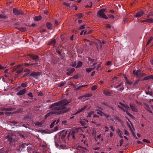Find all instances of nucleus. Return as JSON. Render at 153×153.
Listing matches in <instances>:
<instances>
[{"instance_id":"a878e982","label":"nucleus","mask_w":153,"mask_h":153,"mask_svg":"<svg viewBox=\"0 0 153 153\" xmlns=\"http://www.w3.org/2000/svg\"><path fill=\"white\" fill-rule=\"evenodd\" d=\"M103 93L107 95L110 96L111 93V91L106 90L104 91Z\"/></svg>"},{"instance_id":"2f4dec72","label":"nucleus","mask_w":153,"mask_h":153,"mask_svg":"<svg viewBox=\"0 0 153 153\" xmlns=\"http://www.w3.org/2000/svg\"><path fill=\"white\" fill-rule=\"evenodd\" d=\"M42 19V17L40 16H36L34 17V20L35 21H39L40 20Z\"/></svg>"},{"instance_id":"f704fd0d","label":"nucleus","mask_w":153,"mask_h":153,"mask_svg":"<svg viewBox=\"0 0 153 153\" xmlns=\"http://www.w3.org/2000/svg\"><path fill=\"white\" fill-rule=\"evenodd\" d=\"M12 110L11 108H4L2 109V111H11Z\"/></svg>"},{"instance_id":"c85d7f7f","label":"nucleus","mask_w":153,"mask_h":153,"mask_svg":"<svg viewBox=\"0 0 153 153\" xmlns=\"http://www.w3.org/2000/svg\"><path fill=\"white\" fill-rule=\"evenodd\" d=\"M125 78L126 80V83L128 84L131 85L132 84L131 81L129 80L127 78L126 75H124Z\"/></svg>"},{"instance_id":"4be33fe9","label":"nucleus","mask_w":153,"mask_h":153,"mask_svg":"<svg viewBox=\"0 0 153 153\" xmlns=\"http://www.w3.org/2000/svg\"><path fill=\"white\" fill-rule=\"evenodd\" d=\"M26 89H24L23 90H20L17 93V94L18 95H21L23 94L26 92Z\"/></svg>"},{"instance_id":"f03ea898","label":"nucleus","mask_w":153,"mask_h":153,"mask_svg":"<svg viewBox=\"0 0 153 153\" xmlns=\"http://www.w3.org/2000/svg\"><path fill=\"white\" fill-rule=\"evenodd\" d=\"M25 65V63H24L15 66L13 68V71H16V72L17 74H20L23 71L24 68L23 67Z\"/></svg>"},{"instance_id":"bb28decb","label":"nucleus","mask_w":153,"mask_h":153,"mask_svg":"<svg viewBox=\"0 0 153 153\" xmlns=\"http://www.w3.org/2000/svg\"><path fill=\"white\" fill-rule=\"evenodd\" d=\"M153 79V76L150 75L145 77L143 79V80H145L148 79Z\"/></svg>"},{"instance_id":"052dcab7","label":"nucleus","mask_w":153,"mask_h":153,"mask_svg":"<svg viewBox=\"0 0 153 153\" xmlns=\"http://www.w3.org/2000/svg\"><path fill=\"white\" fill-rule=\"evenodd\" d=\"M76 65V62H74L71 64V65L73 67L75 66Z\"/></svg>"},{"instance_id":"6e6d98bb","label":"nucleus","mask_w":153,"mask_h":153,"mask_svg":"<svg viewBox=\"0 0 153 153\" xmlns=\"http://www.w3.org/2000/svg\"><path fill=\"white\" fill-rule=\"evenodd\" d=\"M6 18V16L4 15H0V18L5 19Z\"/></svg>"},{"instance_id":"4468645a","label":"nucleus","mask_w":153,"mask_h":153,"mask_svg":"<svg viewBox=\"0 0 153 153\" xmlns=\"http://www.w3.org/2000/svg\"><path fill=\"white\" fill-rule=\"evenodd\" d=\"M144 12L142 11H140L137 12L135 15H134V17L139 18L142 16L143 14H144Z\"/></svg>"},{"instance_id":"412c9836","label":"nucleus","mask_w":153,"mask_h":153,"mask_svg":"<svg viewBox=\"0 0 153 153\" xmlns=\"http://www.w3.org/2000/svg\"><path fill=\"white\" fill-rule=\"evenodd\" d=\"M88 122V121L87 120H86L85 119H83L82 120H81L79 121L80 123L82 126L85 125Z\"/></svg>"},{"instance_id":"338daca9","label":"nucleus","mask_w":153,"mask_h":153,"mask_svg":"<svg viewBox=\"0 0 153 153\" xmlns=\"http://www.w3.org/2000/svg\"><path fill=\"white\" fill-rule=\"evenodd\" d=\"M110 128L111 129V130L112 131H114V127H113V126H110Z\"/></svg>"},{"instance_id":"a18cd8bd","label":"nucleus","mask_w":153,"mask_h":153,"mask_svg":"<svg viewBox=\"0 0 153 153\" xmlns=\"http://www.w3.org/2000/svg\"><path fill=\"white\" fill-rule=\"evenodd\" d=\"M62 4L66 6L67 7H69L70 6V4L68 3H67L66 2H64Z\"/></svg>"},{"instance_id":"20e7f679","label":"nucleus","mask_w":153,"mask_h":153,"mask_svg":"<svg viewBox=\"0 0 153 153\" xmlns=\"http://www.w3.org/2000/svg\"><path fill=\"white\" fill-rule=\"evenodd\" d=\"M82 132L80 129L76 128L72 130L71 134V135L72 137V138L75 139L76 137H78V136L80 133Z\"/></svg>"},{"instance_id":"79ce46f5","label":"nucleus","mask_w":153,"mask_h":153,"mask_svg":"<svg viewBox=\"0 0 153 153\" xmlns=\"http://www.w3.org/2000/svg\"><path fill=\"white\" fill-rule=\"evenodd\" d=\"M82 13H79L76 15V17L79 18H80L82 17Z\"/></svg>"},{"instance_id":"2eb2a0df","label":"nucleus","mask_w":153,"mask_h":153,"mask_svg":"<svg viewBox=\"0 0 153 153\" xmlns=\"http://www.w3.org/2000/svg\"><path fill=\"white\" fill-rule=\"evenodd\" d=\"M88 106L87 105H85L83 107L81 108H79L75 114H76L79 113L83 111Z\"/></svg>"},{"instance_id":"37998d69","label":"nucleus","mask_w":153,"mask_h":153,"mask_svg":"<svg viewBox=\"0 0 153 153\" xmlns=\"http://www.w3.org/2000/svg\"><path fill=\"white\" fill-rule=\"evenodd\" d=\"M21 86L23 87H25L27 86V83H24L21 84Z\"/></svg>"},{"instance_id":"9b49d317","label":"nucleus","mask_w":153,"mask_h":153,"mask_svg":"<svg viewBox=\"0 0 153 153\" xmlns=\"http://www.w3.org/2000/svg\"><path fill=\"white\" fill-rule=\"evenodd\" d=\"M99 116L96 114H94L93 116V118L92 119V120L91 121V122L93 123L96 124L97 122L96 121H97L99 119Z\"/></svg>"},{"instance_id":"5701e85b","label":"nucleus","mask_w":153,"mask_h":153,"mask_svg":"<svg viewBox=\"0 0 153 153\" xmlns=\"http://www.w3.org/2000/svg\"><path fill=\"white\" fill-rule=\"evenodd\" d=\"M74 71L75 69L74 68H73L71 69H68L67 72V75H70Z\"/></svg>"},{"instance_id":"423d86ee","label":"nucleus","mask_w":153,"mask_h":153,"mask_svg":"<svg viewBox=\"0 0 153 153\" xmlns=\"http://www.w3.org/2000/svg\"><path fill=\"white\" fill-rule=\"evenodd\" d=\"M65 111H50L45 116V118H46L48 117L51 115H58L61 114H62L64 113Z\"/></svg>"},{"instance_id":"c9c22d12","label":"nucleus","mask_w":153,"mask_h":153,"mask_svg":"<svg viewBox=\"0 0 153 153\" xmlns=\"http://www.w3.org/2000/svg\"><path fill=\"white\" fill-rule=\"evenodd\" d=\"M97 113L98 114H100L101 116H103L104 115H105V113L100 110L98 111Z\"/></svg>"},{"instance_id":"8fccbe9b","label":"nucleus","mask_w":153,"mask_h":153,"mask_svg":"<svg viewBox=\"0 0 153 153\" xmlns=\"http://www.w3.org/2000/svg\"><path fill=\"white\" fill-rule=\"evenodd\" d=\"M146 76V74H145V73H140V77L139 78H140L141 77H143L144 76Z\"/></svg>"},{"instance_id":"58836bf2","label":"nucleus","mask_w":153,"mask_h":153,"mask_svg":"<svg viewBox=\"0 0 153 153\" xmlns=\"http://www.w3.org/2000/svg\"><path fill=\"white\" fill-rule=\"evenodd\" d=\"M97 85H93L91 88V89L92 90H95L97 88Z\"/></svg>"},{"instance_id":"7ed1b4c3","label":"nucleus","mask_w":153,"mask_h":153,"mask_svg":"<svg viewBox=\"0 0 153 153\" xmlns=\"http://www.w3.org/2000/svg\"><path fill=\"white\" fill-rule=\"evenodd\" d=\"M120 105L121 106L118 105V107L120 108L124 111H126V114L129 116L131 117H133V115L128 111L130 109L129 107L127 105H125L121 103H120Z\"/></svg>"},{"instance_id":"0e129e2a","label":"nucleus","mask_w":153,"mask_h":153,"mask_svg":"<svg viewBox=\"0 0 153 153\" xmlns=\"http://www.w3.org/2000/svg\"><path fill=\"white\" fill-rule=\"evenodd\" d=\"M108 17L109 18L111 19H114V16L112 15H109Z\"/></svg>"},{"instance_id":"c03bdc74","label":"nucleus","mask_w":153,"mask_h":153,"mask_svg":"<svg viewBox=\"0 0 153 153\" xmlns=\"http://www.w3.org/2000/svg\"><path fill=\"white\" fill-rule=\"evenodd\" d=\"M35 125L36 126H41L42 123L40 122H37L35 123Z\"/></svg>"},{"instance_id":"1a4fd4ad","label":"nucleus","mask_w":153,"mask_h":153,"mask_svg":"<svg viewBox=\"0 0 153 153\" xmlns=\"http://www.w3.org/2000/svg\"><path fill=\"white\" fill-rule=\"evenodd\" d=\"M82 132H81V133H79L78 137L79 138V140H81L82 142H83V143L85 144V136L84 134H82Z\"/></svg>"},{"instance_id":"f3484780","label":"nucleus","mask_w":153,"mask_h":153,"mask_svg":"<svg viewBox=\"0 0 153 153\" xmlns=\"http://www.w3.org/2000/svg\"><path fill=\"white\" fill-rule=\"evenodd\" d=\"M41 73L40 72H32L30 74V76H33L34 77H36L39 76L41 74Z\"/></svg>"},{"instance_id":"6ab92c4d","label":"nucleus","mask_w":153,"mask_h":153,"mask_svg":"<svg viewBox=\"0 0 153 153\" xmlns=\"http://www.w3.org/2000/svg\"><path fill=\"white\" fill-rule=\"evenodd\" d=\"M133 73L134 75L138 78L140 77V70H137L136 71H133Z\"/></svg>"},{"instance_id":"393cba45","label":"nucleus","mask_w":153,"mask_h":153,"mask_svg":"<svg viewBox=\"0 0 153 153\" xmlns=\"http://www.w3.org/2000/svg\"><path fill=\"white\" fill-rule=\"evenodd\" d=\"M30 56L33 60H36L38 59V56H37L31 54L30 55Z\"/></svg>"},{"instance_id":"e433bc0d","label":"nucleus","mask_w":153,"mask_h":153,"mask_svg":"<svg viewBox=\"0 0 153 153\" xmlns=\"http://www.w3.org/2000/svg\"><path fill=\"white\" fill-rule=\"evenodd\" d=\"M145 108L148 111H149L150 113H152V112L150 110V108L147 105H146Z\"/></svg>"},{"instance_id":"72a5a7b5","label":"nucleus","mask_w":153,"mask_h":153,"mask_svg":"<svg viewBox=\"0 0 153 153\" xmlns=\"http://www.w3.org/2000/svg\"><path fill=\"white\" fill-rule=\"evenodd\" d=\"M82 63L81 62L79 61L77 63V65L76 67V68H79L81 67L82 65Z\"/></svg>"},{"instance_id":"7c9ffc66","label":"nucleus","mask_w":153,"mask_h":153,"mask_svg":"<svg viewBox=\"0 0 153 153\" xmlns=\"http://www.w3.org/2000/svg\"><path fill=\"white\" fill-rule=\"evenodd\" d=\"M94 113V111H91L89 112L87 115V117H91V115H93Z\"/></svg>"},{"instance_id":"b1692460","label":"nucleus","mask_w":153,"mask_h":153,"mask_svg":"<svg viewBox=\"0 0 153 153\" xmlns=\"http://www.w3.org/2000/svg\"><path fill=\"white\" fill-rule=\"evenodd\" d=\"M110 119L114 122H120V119L117 117H114L113 118H110Z\"/></svg>"},{"instance_id":"3c124183","label":"nucleus","mask_w":153,"mask_h":153,"mask_svg":"<svg viewBox=\"0 0 153 153\" xmlns=\"http://www.w3.org/2000/svg\"><path fill=\"white\" fill-rule=\"evenodd\" d=\"M90 5H86L85 7H91L92 4V2H90Z\"/></svg>"},{"instance_id":"5fc2aeb1","label":"nucleus","mask_w":153,"mask_h":153,"mask_svg":"<svg viewBox=\"0 0 153 153\" xmlns=\"http://www.w3.org/2000/svg\"><path fill=\"white\" fill-rule=\"evenodd\" d=\"M65 136V135L64 134L62 135L61 136V139L62 140H63L64 142V139Z\"/></svg>"},{"instance_id":"de8ad7c7","label":"nucleus","mask_w":153,"mask_h":153,"mask_svg":"<svg viewBox=\"0 0 153 153\" xmlns=\"http://www.w3.org/2000/svg\"><path fill=\"white\" fill-rule=\"evenodd\" d=\"M152 39L153 38L152 37H151L149 39H148V41L146 45V46L148 45L149 44V43L151 42Z\"/></svg>"},{"instance_id":"39448f33","label":"nucleus","mask_w":153,"mask_h":153,"mask_svg":"<svg viewBox=\"0 0 153 153\" xmlns=\"http://www.w3.org/2000/svg\"><path fill=\"white\" fill-rule=\"evenodd\" d=\"M106 9L102 8L99 10L97 13V16L99 18H102L105 19H107L108 17L105 14L104 12L106 10Z\"/></svg>"},{"instance_id":"c756f323","label":"nucleus","mask_w":153,"mask_h":153,"mask_svg":"<svg viewBox=\"0 0 153 153\" xmlns=\"http://www.w3.org/2000/svg\"><path fill=\"white\" fill-rule=\"evenodd\" d=\"M17 29L22 32H24L26 30V28L24 27H18Z\"/></svg>"},{"instance_id":"13d9d810","label":"nucleus","mask_w":153,"mask_h":153,"mask_svg":"<svg viewBox=\"0 0 153 153\" xmlns=\"http://www.w3.org/2000/svg\"><path fill=\"white\" fill-rule=\"evenodd\" d=\"M84 41L85 42H89V43H88V44H89V45H92V43L91 42H89L88 40L87 39H85L84 40Z\"/></svg>"},{"instance_id":"774afa93","label":"nucleus","mask_w":153,"mask_h":153,"mask_svg":"<svg viewBox=\"0 0 153 153\" xmlns=\"http://www.w3.org/2000/svg\"><path fill=\"white\" fill-rule=\"evenodd\" d=\"M106 27L107 28H110L111 27V26L109 24H107L106 25Z\"/></svg>"},{"instance_id":"ea45409f","label":"nucleus","mask_w":153,"mask_h":153,"mask_svg":"<svg viewBox=\"0 0 153 153\" xmlns=\"http://www.w3.org/2000/svg\"><path fill=\"white\" fill-rule=\"evenodd\" d=\"M56 120H55V121H53L51 123V125L50 126V127L51 128H52L53 127V126H54V125L55 123V122H56Z\"/></svg>"},{"instance_id":"9d476101","label":"nucleus","mask_w":153,"mask_h":153,"mask_svg":"<svg viewBox=\"0 0 153 153\" xmlns=\"http://www.w3.org/2000/svg\"><path fill=\"white\" fill-rule=\"evenodd\" d=\"M77 149L78 152L83 153L87 151V149L84 147H82L80 146H78L77 147Z\"/></svg>"},{"instance_id":"603ef678","label":"nucleus","mask_w":153,"mask_h":153,"mask_svg":"<svg viewBox=\"0 0 153 153\" xmlns=\"http://www.w3.org/2000/svg\"><path fill=\"white\" fill-rule=\"evenodd\" d=\"M27 95L28 96H29V97H33V94L31 92L29 93Z\"/></svg>"},{"instance_id":"dca6fc26","label":"nucleus","mask_w":153,"mask_h":153,"mask_svg":"<svg viewBox=\"0 0 153 153\" xmlns=\"http://www.w3.org/2000/svg\"><path fill=\"white\" fill-rule=\"evenodd\" d=\"M130 107L133 111L137 112V107L135 105L132 104H131L130 105Z\"/></svg>"},{"instance_id":"aec40b11","label":"nucleus","mask_w":153,"mask_h":153,"mask_svg":"<svg viewBox=\"0 0 153 153\" xmlns=\"http://www.w3.org/2000/svg\"><path fill=\"white\" fill-rule=\"evenodd\" d=\"M148 22L150 23L153 22V19H149L146 20H141L140 21V22Z\"/></svg>"},{"instance_id":"e2e57ef3","label":"nucleus","mask_w":153,"mask_h":153,"mask_svg":"<svg viewBox=\"0 0 153 153\" xmlns=\"http://www.w3.org/2000/svg\"><path fill=\"white\" fill-rule=\"evenodd\" d=\"M6 67H4L2 66L0 64V69L2 70L4 69H5Z\"/></svg>"},{"instance_id":"49530a36","label":"nucleus","mask_w":153,"mask_h":153,"mask_svg":"<svg viewBox=\"0 0 153 153\" xmlns=\"http://www.w3.org/2000/svg\"><path fill=\"white\" fill-rule=\"evenodd\" d=\"M85 25H83L82 26H80V27H79L78 29L79 30L83 29L85 28Z\"/></svg>"},{"instance_id":"a211bd4d","label":"nucleus","mask_w":153,"mask_h":153,"mask_svg":"<svg viewBox=\"0 0 153 153\" xmlns=\"http://www.w3.org/2000/svg\"><path fill=\"white\" fill-rule=\"evenodd\" d=\"M96 63H95L92 65V66L94 67L93 68H86V71L87 72L89 73L93 70L95 68L94 66L96 65Z\"/></svg>"},{"instance_id":"680f3d73","label":"nucleus","mask_w":153,"mask_h":153,"mask_svg":"<svg viewBox=\"0 0 153 153\" xmlns=\"http://www.w3.org/2000/svg\"><path fill=\"white\" fill-rule=\"evenodd\" d=\"M122 132L120 131H119V136L121 138H123V136H122V134H121V133Z\"/></svg>"},{"instance_id":"69168bd1","label":"nucleus","mask_w":153,"mask_h":153,"mask_svg":"<svg viewBox=\"0 0 153 153\" xmlns=\"http://www.w3.org/2000/svg\"><path fill=\"white\" fill-rule=\"evenodd\" d=\"M91 31L90 30V31H89L87 33H86V30H85L84 32V34H88L89 33H91Z\"/></svg>"},{"instance_id":"09e8293b","label":"nucleus","mask_w":153,"mask_h":153,"mask_svg":"<svg viewBox=\"0 0 153 153\" xmlns=\"http://www.w3.org/2000/svg\"><path fill=\"white\" fill-rule=\"evenodd\" d=\"M79 75L78 74H76V75H74L73 77V78L74 79H76L78 78H79Z\"/></svg>"},{"instance_id":"f8f14e48","label":"nucleus","mask_w":153,"mask_h":153,"mask_svg":"<svg viewBox=\"0 0 153 153\" xmlns=\"http://www.w3.org/2000/svg\"><path fill=\"white\" fill-rule=\"evenodd\" d=\"M13 12L14 14L16 15H18L20 14L22 15L24 14V13L22 12V11L18 10L16 9H13Z\"/></svg>"},{"instance_id":"f257e3e1","label":"nucleus","mask_w":153,"mask_h":153,"mask_svg":"<svg viewBox=\"0 0 153 153\" xmlns=\"http://www.w3.org/2000/svg\"><path fill=\"white\" fill-rule=\"evenodd\" d=\"M70 102H68L67 99H65L52 104L50 106V108L52 111H65L64 113H65L68 110L64 109H65L66 105Z\"/></svg>"},{"instance_id":"0eeeda50","label":"nucleus","mask_w":153,"mask_h":153,"mask_svg":"<svg viewBox=\"0 0 153 153\" xmlns=\"http://www.w3.org/2000/svg\"><path fill=\"white\" fill-rule=\"evenodd\" d=\"M65 111H50L45 116V118H46L48 117L51 115H58L61 114H62L64 113Z\"/></svg>"},{"instance_id":"a19ab883","label":"nucleus","mask_w":153,"mask_h":153,"mask_svg":"<svg viewBox=\"0 0 153 153\" xmlns=\"http://www.w3.org/2000/svg\"><path fill=\"white\" fill-rule=\"evenodd\" d=\"M55 39L53 40L52 41L50 42L49 43V45H54L55 43Z\"/></svg>"},{"instance_id":"864d4df0","label":"nucleus","mask_w":153,"mask_h":153,"mask_svg":"<svg viewBox=\"0 0 153 153\" xmlns=\"http://www.w3.org/2000/svg\"><path fill=\"white\" fill-rule=\"evenodd\" d=\"M67 121L65 120L63 121L62 122V124L64 125H65L67 124Z\"/></svg>"},{"instance_id":"473e14b6","label":"nucleus","mask_w":153,"mask_h":153,"mask_svg":"<svg viewBox=\"0 0 153 153\" xmlns=\"http://www.w3.org/2000/svg\"><path fill=\"white\" fill-rule=\"evenodd\" d=\"M65 84V82H61L59 83L57 85V86L58 87H60L61 86H64Z\"/></svg>"},{"instance_id":"ddd939ff","label":"nucleus","mask_w":153,"mask_h":153,"mask_svg":"<svg viewBox=\"0 0 153 153\" xmlns=\"http://www.w3.org/2000/svg\"><path fill=\"white\" fill-rule=\"evenodd\" d=\"M55 144L56 146L57 147H59V149H64L65 147V145H62L60 144V143L59 142H55Z\"/></svg>"},{"instance_id":"cd10ccee","label":"nucleus","mask_w":153,"mask_h":153,"mask_svg":"<svg viewBox=\"0 0 153 153\" xmlns=\"http://www.w3.org/2000/svg\"><path fill=\"white\" fill-rule=\"evenodd\" d=\"M24 72H25V73L23 76H26L29 74L30 72V71L28 69H25L24 71Z\"/></svg>"},{"instance_id":"4d7b16f0","label":"nucleus","mask_w":153,"mask_h":153,"mask_svg":"<svg viewBox=\"0 0 153 153\" xmlns=\"http://www.w3.org/2000/svg\"><path fill=\"white\" fill-rule=\"evenodd\" d=\"M143 141L144 142H146L147 143H150L149 141L148 140L146 139H143Z\"/></svg>"},{"instance_id":"6e6552de","label":"nucleus","mask_w":153,"mask_h":153,"mask_svg":"<svg viewBox=\"0 0 153 153\" xmlns=\"http://www.w3.org/2000/svg\"><path fill=\"white\" fill-rule=\"evenodd\" d=\"M15 137V135L12 133H9L5 137L8 140L10 144H12L14 140L13 139L14 137Z\"/></svg>"},{"instance_id":"4c0bfd02","label":"nucleus","mask_w":153,"mask_h":153,"mask_svg":"<svg viewBox=\"0 0 153 153\" xmlns=\"http://www.w3.org/2000/svg\"><path fill=\"white\" fill-rule=\"evenodd\" d=\"M52 24L50 23H48L47 24V27L48 29H51L52 27Z\"/></svg>"},{"instance_id":"bf43d9fd","label":"nucleus","mask_w":153,"mask_h":153,"mask_svg":"<svg viewBox=\"0 0 153 153\" xmlns=\"http://www.w3.org/2000/svg\"><path fill=\"white\" fill-rule=\"evenodd\" d=\"M104 116H105V117L108 119V120H109L108 119L110 117V116L109 115H108V114H105V115H104Z\"/></svg>"}]
</instances>
